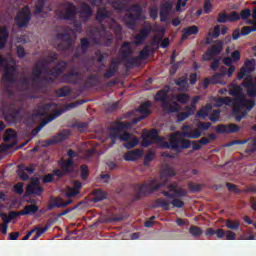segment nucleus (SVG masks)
I'll return each instance as SVG.
<instances>
[{
	"mask_svg": "<svg viewBox=\"0 0 256 256\" xmlns=\"http://www.w3.org/2000/svg\"><path fill=\"white\" fill-rule=\"evenodd\" d=\"M56 60L57 53H50L46 60H38L37 64H35V67H33V70L31 71V77L22 76L21 80H19L18 89L23 91L34 87L39 81L41 75L49 77V80L56 79L60 76V74L64 72L65 67H67V64L64 61L58 63V65L53 69H47V64Z\"/></svg>",
	"mask_w": 256,
	"mask_h": 256,
	"instance_id": "nucleus-1",
	"label": "nucleus"
},
{
	"mask_svg": "<svg viewBox=\"0 0 256 256\" xmlns=\"http://www.w3.org/2000/svg\"><path fill=\"white\" fill-rule=\"evenodd\" d=\"M150 107L151 102H144V104L140 105L138 108V112H140L142 116H138L137 118L133 119L131 123L117 122L110 126L109 137L112 139V144H115V140H121L122 142H126L124 143V147H126V149H133L139 145V139L136 137L131 138V134L126 131L130 129L132 125L145 119L147 115L151 113V111H149Z\"/></svg>",
	"mask_w": 256,
	"mask_h": 256,
	"instance_id": "nucleus-2",
	"label": "nucleus"
},
{
	"mask_svg": "<svg viewBox=\"0 0 256 256\" xmlns=\"http://www.w3.org/2000/svg\"><path fill=\"white\" fill-rule=\"evenodd\" d=\"M229 94L235 98L221 97L217 99L216 107H222L223 105L231 107L235 115V121L240 122L242 118L246 117L247 111L255 107V101L247 99L246 96L242 94V88L239 86L231 88Z\"/></svg>",
	"mask_w": 256,
	"mask_h": 256,
	"instance_id": "nucleus-3",
	"label": "nucleus"
},
{
	"mask_svg": "<svg viewBox=\"0 0 256 256\" xmlns=\"http://www.w3.org/2000/svg\"><path fill=\"white\" fill-rule=\"evenodd\" d=\"M210 126H212V124L209 122L197 123L196 129L190 128L189 125L181 126V132H174L170 136L169 145L171 146V149L178 152L183 149H189L190 141L183 139V137L197 139L201 137V131H207Z\"/></svg>",
	"mask_w": 256,
	"mask_h": 256,
	"instance_id": "nucleus-4",
	"label": "nucleus"
},
{
	"mask_svg": "<svg viewBox=\"0 0 256 256\" xmlns=\"http://www.w3.org/2000/svg\"><path fill=\"white\" fill-rule=\"evenodd\" d=\"M88 36L90 40L97 45L110 46L114 41V36L109 34L103 25H101L100 28H90Z\"/></svg>",
	"mask_w": 256,
	"mask_h": 256,
	"instance_id": "nucleus-5",
	"label": "nucleus"
},
{
	"mask_svg": "<svg viewBox=\"0 0 256 256\" xmlns=\"http://www.w3.org/2000/svg\"><path fill=\"white\" fill-rule=\"evenodd\" d=\"M60 170H55L54 174H47L44 176V179L42 180L43 183H51L53 182L54 177H64L66 175H70L71 173L76 172V165H74V162L71 158L67 160H62L60 162Z\"/></svg>",
	"mask_w": 256,
	"mask_h": 256,
	"instance_id": "nucleus-6",
	"label": "nucleus"
},
{
	"mask_svg": "<svg viewBox=\"0 0 256 256\" xmlns=\"http://www.w3.org/2000/svg\"><path fill=\"white\" fill-rule=\"evenodd\" d=\"M167 180L165 179L164 182H158L157 180L153 179L147 183L138 184L135 186V197L137 199L146 197L147 194H152L153 192L158 191V189L165 186Z\"/></svg>",
	"mask_w": 256,
	"mask_h": 256,
	"instance_id": "nucleus-7",
	"label": "nucleus"
},
{
	"mask_svg": "<svg viewBox=\"0 0 256 256\" xmlns=\"http://www.w3.org/2000/svg\"><path fill=\"white\" fill-rule=\"evenodd\" d=\"M110 17V11L107 10V8H98L96 13V21L99 23L104 22L105 20H108V27L114 31L115 35L117 36V39H121V25L117 24L114 19L109 18Z\"/></svg>",
	"mask_w": 256,
	"mask_h": 256,
	"instance_id": "nucleus-8",
	"label": "nucleus"
},
{
	"mask_svg": "<svg viewBox=\"0 0 256 256\" xmlns=\"http://www.w3.org/2000/svg\"><path fill=\"white\" fill-rule=\"evenodd\" d=\"M155 100L162 103V110L165 113H176L180 110L178 103L167 101V90L156 92Z\"/></svg>",
	"mask_w": 256,
	"mask_h": 256,
	"instance_id": "nucleus-9",
	"label": "nucleus"
},
{
	"mask_svg": "<svg viewBox=\"0 0 256 256\" xmlns=\"http://www.w3.org/2000/svg\"><path fill=\"white\" fill-rule=\"evenodd\" d=\"M0 67L5 69L3 74V80L6 82L14 83L15 82V63L7 58H4L0 55Z\"/></svg>",
	"mask_w": 256,
	"mask_h": 256,
	"instance_id": "nucleus-10",
	"label": "nucleus"
},
{
	"mask_svg": "<svg viewBox=\"0 0 256 256\" xmlns=\"http://www.w3.org/2000/svg\"><path fill=\"white\" fill-rule=\"evenodd\" d=\"M142 14V8L139 5H133L130 7V12H128L124 16V24L128 26V28H135V21L140 20V16Z\"/></svg>",
	"mask_w": 256,
	"mask_h": 256,
	"instance_id": "nucleus-11",
	"label": "nucleus"
},
{
	"mask_svg": "<svg viewBox=\"0 0 256 256\" xmlns=\"http://www.w3.org/2000/svg\"><path fill=\"white\" fill-rule=\"evenodd\" d=\"M164 142L163 137L158 136L157 129H152L151 131L144 133L142 140V147H149L152 144H161Z\"/></svg>",
	"mask_w": 256,
	"mask_h": 256,
	"instance_id": "nucleus-12",
	"label": "nucleus"
},
{
	"mask_svg": "<svg viewBox=\"0 0 256 256\" xmlns=\"http://www.w3.org/2000/svg\"><path fill=\"white\" fill-rule=\"evenodd\" d=\"M31 20L30 8L28 6L22 7L21 11L15 16V24L19 28H26Z\"/></svg>",
	"mask_w": 256,
	"mask_h": 256,
	"instance_id": "nucleus-13",
	"label": "nucleus"
},
{
	"mask_svg": "<svg viewBox=\"0 0 256 256\" xmlns=\"http://www.w3.org/2000/svg\"><path fill=\"white\" fill-rule=\"evenodd\" d=\"M148 56H149V48L145 46L144 49H142V51L138 53V56H135V57L128 56L127 58H122V61L126 63L128 67L139 66L140 62L146 60Z\"/></svg>",
	"mask_w": 256,
	"mask_h": 256,
	"instance_id": "nucleus-14",
	"label": "nucleus"
},
{
	"mask_svg": "<svg viewBox=\"0 0 256 256\" xmlns=\"http://www.w3.org/2000/svg\"><path fill=\"white\" fill-rule=\"evenodd\" d=\"M55 43L58 49L64 51L73 45V39H71V35L68 33L57 34L55 38Z\"/></svg>",
	"mask_w": 256,
	"mask_h": 256,
	"instance_id": "nucleus-15",
	"label": "nucleus"
},
{
	"mask_svg": "<svg viewBox=\"0 0 256 256\" xmlns=\"http://www.w3.org/2000/svg\"><path fill=\"white\" fill-rule=\"evenodd\" d=\"M58 18L71 20L76 15V7L71 3H65L57 12Z\"/></svg>",
	"mask_w": 256,
	"mask_h": 256,
	"instance_id": "nucleus-16",
	"label": "nucleus"
},
{
	"mask_svg": "<svg viewBox=\"0 0 256 256\" xmlns=\"http://www.w3.org/2000/svg\"><path fill=\"white\" fill-rule=\"evenodd\" d=\"M223 51V41L217 40L208 51L203 54V61H211L215 56H218Z\"/></svg>",
	"mask_w": 256,
	"mask_h": 256,
	"instance_id": "nucleus-17",
	"label": "nucleus"
},
{
	"mask_svg": "<svg viewBox=\"0 0 256 256\" xmlns=\"http://www.w3.org/2000/svg\"><path fill=\"white\" fill-rule=\"evenodd\" d=\"M39 178L31 179L30 184L26 187V194L28 195H42V187L39 186Z\"/></svg>",
	"mask_w": 256,
	"mask_h": 256,
	"instance_id": "nucleus-18",
	"label": "nucleus"
},
{
	"mask_svg": "<svg viewBox=\"0 0 256 256\" xmlns=\"http://www.w3.org/2000/svg\"><path fill=\"white\" fill-rule=\"evenodd\" d=\"M247 143V147H246V154H253L256 152V139H249V140H244V141H239V140H233V142H230L229 144H227L228 147L232 146V145H237V144H245Z\"/></svg>",
	"mask_w": 256,
	"mask_h": 256,
	"instance_id": "nucleus-19",
	"label": "nucleus"
},
{
	"mask_svg": "<svg viewBox=\"0 0 256 256\" xmlns=\"http://www.w3.org/2000/svg\"><path fill=\"white\" fill-rule=\"evenodd\" d=\"M239 21V13L233 11L230 14H226L225 12H221L218 15L217 22L219 23H227V22H235Z\"/></svg>",
	"mask_w": 256,
	"mask_h": 256,
	"instance_id": "nucleus-20",
	"label": "nucleus"
},
{
	"mask_svg": "<svg viewBox=\"0 0 256 256\" xmlns=\"http://www.w3.org/2000/svg\"><path fill=\"white\" fill-rule=\"evenodd\" d=\"M46 116H47V106H42L37 110H35L33 114H31V123L33 124L39 123Z\"/></svg>",
	"mask_w": 256,
	"mask_h": 256,
	"instance_id": "nucleus-21",
	"label": "nucleus"
},
{
	"mask_svg": "<svg viewBox=\"0 0 256 256\" xmlns=\"http://www.w3.org/2000/svg\"><path fill=\"white\" fill-rule=\"evenodd\" d=\"M81 191V182L80 181H72V187L67 188L65 190V196L67 198H73L78 196Z\"/></svg>",
	"mask_w": 256,
	"mask_h": 256,
	"instance_id": "nucleus-22",
	"label": "nucleus"
},
{
	"mask_svg": "<svg viewBox=\"0 0 256 256\" xmlns=\"http://www.w3.org/2000/svg\"><path fill=\"white\" fill-rule=\"evenodd\" d=\"M173 10V4L171 2H165L160 8V21L166 22L169 19V15Z\"/></svg>",
	"mask_w": 256,
	"mask_h": 256,
	"instance_id": "nucleus-23",
	"label": "nucleus"
},
{
	"mask_svg": "<svg viewBox=\"0 0 256 256\" xmlns=\"http://www.w3.org/2000/svg\"><path fill=\"white\" fill-rule=\"evenodd\" d=\"M81 80V73L75 69H72L71 72L64 75V82L69 84H76Z\"/></svg>",
	"mask_w": 256,
	"mask_h": 256,
	"instance_id": "nucleus-24",
	"label": "nucleus"
},
{
	"mask_svg": "<svg viewBox=\"0 0 256 256\" xmlns=\"http://www.w3.org/2000/svg\"><path fill=\"white\" fill-rule=\"evenodd\" d=\"M73 203L72 199H69L67 201H64V199L60 197H56L55 199L51 200V204L49 206V209L52 208H65Z\"/></svg>",
	"mask_w": 256,
	"mask_h": 256,
	"instance_id": "nucleus-25",
	"label": "nucleus"
},
{
	"mask_svg": "<svg viewBox=\"0 0 256 256\" xmlns=\"http://www.w3.org/2000/svg\"><path fill=\"white\" fill-rule=\"evenodd\" d=\"M167 189H169V192H173L177 198L180 197H185L187 196V190L183 188H178V183L177 182H172L167 186Z\"/></svg>",
	"mask_w": 256,
	"mask_h": 256,
	"instance_id": "nucleus-26",
	"label": "nucleus"
},
{
	"mask_svg": "<svg viewBox=\"0 0 256 256\" xmlns=\"http://www.w3.org/2000/svg\"><path fill=\"white\" fill-rule=\"evenodd\" d=\"M244 87L246 88L247 96H249V98L256 99V77H255V81L246 79L244 81Z\"/></svg>",
	"mask_w": 256,
	"mask_h": 256,
	"instance_id": "nucleus-27",
	"label": "nucleus"
},
{
	"mask_svg": "<svg viewBox=\"0 0 256 256\" xmlns=\"http://www.w3.org/2000/svg\"><path fill=\"white\" fill-rule=\"evenodd\" d=\"M176 176V170L173 167L165 164L162 166V170L160 172V179L164 180V178H173Z\"/></svg>",
	"mask_w": 256,
	"mask_h": 256,
	"instance_id": "nucleus-28",
	"label": "nucleus"
},
{
	"mask_svg": "<svg viewBox=\"0 0 256 256\" xmlns=\"http://www.w3.org/2000/svg\"><path fill=\"white\" fill-rule=\"evenodd\" d=\"M44 5H46V0H37V2H35L34 14L35 15H39L41 13L46 14L47 12L51 11V8H46L44 7Z\"/></svg>",
	"mask_w": 256,
	"mask_h": 256,
	"instance_id": "nucleus-29",
	"label": "nucleus"
},
{
	"mask_svg": "<svg viewBox=\"0 0 256 256\" xmlns=\"http://www.w3.org/2000/svg\"><path fill=\"white\" fill-rule=\"evenodd\" d=\"M142 156V152L140 150L128 151L124 154L123 158L126 161H135L138 160Z\"/></svg>",
	"mask_w": 256,
	"mask_h": 256,
	"instance_id": "nucleus-30",
	"label": "nucleus"
},
{
	"mask_svg": "<svg viewBox=\"0 0 256 256\" xmlns=\"http://www.w3.org/2000/svg\"><path fill=\"white\" fill-rule=\"evenodd\" d=\"M151 32V29L149 28H143L138 32V34L135 36V45H140L144 39L147 38V35Z\"/></svg>",
	"mask_w": 256,
	"mask_h": 256,
	"instance_id": "nucleus-31",
	"label": "nucleus"
},
{
	"mask_svg": "<svg viewBox=\"0 0 256 256\" xmlns=\"http://www.w3.org/2000/svg\"><path fill=\"white\" fill-rule=\"evenodd\" d=\"M92 16V10L90 9V6L86 3L81 4V11H80V17L83 21L89 19V17Z\"/></svg>",
	"mask_w": 256,
	"mask_h": 256,
	"instance_id": "nucleus-32",
	"label": "nucleus"
},
{
	"mask_svg": "<svg viewBox=\"0 0 256 256\" xmlns=\"http://www.w3.org/2000/svg\"><path fill=\"white\" fill-rule=\"evenodd\" d=\"M131 42H124L121 46V57L122 58H128L133 53V50L131 49Z\"/></svg>",
	"mask_w": 256,
	"mask_h": 256,
	"instance_id": "nucleus-33",
	"label": "nucleus"
},
{
	"mask_svg": "<svg viewBox=\"0 0 256 256\" xmlns=\"http://www.w3.org/2000/svg\"><path fill=\"white\" fill-rule=\"evenodd\" d=\"M198 31L199 30L195 25L183 29V35L181 36V40H187L190 35H196Z\"/></svg>",
	"mask_w": 256,
	"mask_h": 256,
	"instance_id": "nucleus-34",
	"label": "nucleus"
},
{
	"mask_svg": "<svg viewBox=\"0 0 256 256\" xmlns=\"http://www.w3.org/2000/svg\"><path fill=\"white\" fill-rule=\"evenodd\" d=\"M225 73H216L212 78L208 79V81H211L212 84L217 85H226V81H224Z\"/></svg>",
	"mask_w": 256,
	"mask_h": 256,
	"instance_id": "nucleus-35",
	"label": "nucleus"
},
{
	"mask_svg": "<svg viewBox=\"0 0 256 256\" xmlns=\"http://www.w3.org/2000/svg\"><path fill=\"white\" fill-rule=\"evenodd\" d=\"M156 207L162 208L164 211H169V207L171 206V201L166 198H158L155 201Z\"/></svg>",
	"mask_w": 256,
	"mask_h": 256,
	"instance_id": "nucleus-36",
	"label": "nucleus"
},
{
	"mask_svg": "<svg viewBox=\"0 0 256 256\" xmlns=\"http://www.w3.org/2000/svg\"><path fill=\"white\" fill-rule=\"evenodd\" d=\"M176 86L180 87L181 92H185L189 89V83L187 82V77H180L175 81Z\"/></svg>",
	"mask_w": 256,
	"mask_h": 256,
	"instance_id": "nucleus-37",
	"label": "nucleus"
},
{
	"mask_svg": "<svg viewBox=\"0 0 256 256\" xmlns=\"http://www.w3.org/2000/svg\"><path fill=\"white\" fill-rule=\"evenodd\" d=\"M39 211V207L35 205L24 206V208L19 211L21 215H33Z\"/></svg>",
	"mask_w": 256,
	"mask_h": 256,
	"instance_id": "nucleus-38",
	"label": "nucleus"
},
{
	"mask_svg": "<svg viewBox=\"0 0 256 256\" xmlns=\"http://www.w3.org/2000/svg\"><path fill=\"white\" fill-rule=\"evenodd\" d=\"M8 39V32L6 27H0V49L5 48Z\"/></svg>",
	"mask_w": 256,
	"mask_h": 256,
	"instance_id": "nucleus-39",
	"label": "nucleus"
},
{
	"mask_svg": "<svg viewBox=\"0 0 256 256\" xmlns=\"http://www.w3.org/2000/svg\"><path fill=\"white\" fill-rule=\"evenodd\" d=\"M107 198V192H103L102 190L94 191V197L92 198V202L97 203L105 200Z\"/></svg>",
	"mask_w": 256,
	"mask_h": 256,
	"instance_id": "nucleus-40",
	"label": "nucleus"
},
{
	"mask_svg": "<svg viewBox=\"0 0 256 256\" xmlns=\"http://www.w3.org/2000/svg\"><path fill=\"white\" fill-rule=\"evenodd\" d=\"M247 24L249 25H253V26H244L242 27L241 30H239V33L242 34V36H246L249 33L256 31V22H247Z\"/></svg>",
	"mask_w": 256,
	"mask_h": 256,
	"instance_id": "nucleus-41",
	"label": "nucleus"
},
{
	"mask_svg": "<svg viewBox=\"0 0 256 256\" xmlns=\"http://www.w3.org/2000/svg\"><path fill=\"white\" fill-rule=\"evenodd\" d=\"M185 110H187V112L178 113V116H177L178 122L184 121L185 119L189 118V116H191L196 112V108H192V109L185 108Z\"/></svg>",
	"mask_w": 256,
	"mask_h": 256,
	"instance_id": "nucleus-42",
	"label": "nucleus"
},
{
	"mask_svg": "<svg viewBox=\"0 0 256 256\" xmlns=\"http://www.w3.org/2000/svg\"><path fill=\"white\" fill-rule=\"evenodd\" d=\"M16 134L15 131L12 129H6L5 135L3 137V140L8 143L12 142L15 143Z\"/></svg>",
	"mask_w": 256,
	"mask_h": 256,
	"instance_id": "nucleus-43",
	"label": "nucleus"
},
{
	"mask_svg": "<svg viewBox=\"0 0 256 256\" xmlns=\"http://www.w3.org/2000/svg\"><path fill=\"white\" fill-rule=\"evenodd\" d=\"M215 141V135L214 134H208V137H203L197 141H194L193 143H198L201 144L203 146H206L212 142Z\"/></svg>",
	"mask_w": 256,
	"mask_h": 256,
	"instance_id": "nucleus-44",
	"label": "nucleus"
},
{
	"mask_svg": "<svg viewBox=\"0 0 256 256\" xmlns=\"http://www.w3.org/2000/svg\"><path fill=\"white\" fill-rule=\"evenodd\" d=\"M69 94H71V88L69 86H63L56 90V96L60 98L67 97Z\"/></svg>",
	"mask_w": 256,
	"mask_h": 256,
	"instance_id": "nucleus-45",
	"label": "nucleus"
},
{
	"mask_svg": "<svg viewBox=\"0 0 256 256\" xmlns=\"http://www.w3.org/2000/svg\"><path fill=\"white\" fill-rule=\"evenodd\" d=\"M212 110V105L208 104L201 110L196 112V117L197 118H207L208 113Z\"/></svg>",
	"mask_w": 256,
	"mask_h": 256,
	"instance_id": "nucleus-46",
	"label": "nucleus"
},
{
	"mask_svg": "<svg viewBox=\"0 0 256 256\" xmlns=\"http://www.w3.org/2000/svg\"><path fill=\"white\" fill-rule=\"evenodd\" d=\"M188 233L194 236V238H199L201 235H203V230L200 227L192 225L190 228H188Z\"/></svg>",
	"mask_w": 256,
	"mask_h": 256,
	"instance_id": "nucleus-47",
	"label": "nucleus"
},
{
	"mask_svg": "<svg viewBox=\"0 0 256 256\" xmlns=\"http://www.w3.org/2000/svg\"><path fill=\"white\" fill-rule=\"evenodd\" d=\"M115 72H117V62H112V64H110V68L106 70L105 78L110 79L114 77Z\"/></svg>",
	"mask_w": 256,
	"mask_h": 256,
	"instance_id": "nucleus-48",
	"label": "nucleus"
},
{
	"mask_svg": "<svg viewBox=\"0 0 256 256\" xmlns=\"http://www.w3.org/2000/svg\"><path fill=\"white\" fill-rule=\"evenodd\" d=\"M127 0H112V7L117 11H123Z\"/></svg>",
	"mask_w": 256,
	"mask_h": 256,
	"instance_id": "nucleus-49",
	"label": "nucleus"
},
{
	"mask_svg": "<svg viewBox=\"0 0 256 256\" xmlns=\"http://www.w3.org/2000/svg\"><path fill=\"white\" fill-rule=\"evenodd\" d=\"M240 222L239 220H226V228L230 230H239Z\"/></svg>",
	"mask_w": 256,
	"mask_h": 256,
	"instance_id": "nucleus-50",
	"label": "nucleus"
},
{
	"mask_svg": "<svg viewBox=\"0 0 256 256\" xmlns=\"http://www.w3.org/2000/svg\"><path fill=\"white\" fill-rule=\"evenodd\" d=\"M31 230H35V232H33V238L32 240H37L40 238V236H42V234L46 233L47 227L44 228H40L39 226H36L35 228L31 229Z\"/></svg>",
	"mask_w": 256,
	"mask_h": 256,
	"instance_id": "nucleus-51",
	"label": "nucleus"
},
{
	"mask_svg": "<svg viewBox=\"0 0 256 256\" xmlns=\"http://www.w3.org/2000/svg\"><path fill=\"white\" fill-rule=\"evenodd\" d=\"M244 70H247V73L255 71V60H246L244 63Z\"/></svg>",
	"mask_w": 256,
	"mask_h": 256,
	"instance_id": "nucleus-52",
	"label": "nucleus"
},
{
	"mask_svg": "<svg viewBox=\"0 0 256 256\" xmlns=\"http://www.w3.org/2000/svg\"><path fill=\"white\" fill-rule=\"evenodd\" d=\"M220 34H221V27H219V25L215 26L213 30H210V32H208V36L214 39L219 38Z\"/></svg>",
	"mask_w": 256,
	"mask_h": 256,
	"instance_id": "nucleus-53",
	"label": "nucleus"
},
{
	"mask_svg": "<svg viewBox=\"0 0 256 256\" xmlns=\"http://www.w3.org/2000/svg\"><path fill=\"white\" fill-rule=\"evenodd\" d=\"M252 16L251 10L249 9H244L242 11H240V14H238V18L239 20H247L249 17Z\"/></svg>",
	"mask_w": 256,
	"mask_h": 256,
	"instance_id": "nucleus-54",
	"label": "nucleus"
},
{
	"mask_svg": "<svg viewBox=\"0 0 256 256\" xmlns=\"http://www.w3.org/2000/svg\"><path fill=\"white\" fill-rule=\"evenodd\" d=\"M81 179L87 180L89 177V167L87 165H81L80 167Z\"/></svg>",
	"mask_w": 256,
	"mask_h": 256,
	"instance_id": "nucleus-55",
	"label": "nucleus"
},
{
	"mask_svg": "<svg viewBox=\"0 0 256 256\" xmlns=\"http://www.w3.org/2000/svg\"><path fill=\"white\" fill-rule=\"evenodd\" d=\"M190 96L188 94H178L176 95V100L182 104L189 102Z\"/></svg>",
	"mask_w": 256,
	"mask_h": 256,
	"instance_id": "nucleus-56",
	"label": "nucleus"
},
{
	"mask_svg": "<svg viewBox=\"0 0 256 256\" xmlns=\"http://www.w3.org/2000/svg\"><path fill=\"white\" fill-rule=\"evenodd\" d=\"M226 188L228 189V191L233 192L235 194L241 193V190L237 188V185L231 184L230 182H226Z\"/></svg>",
	"mask_w": 256,
	"mask_h": 256,
	"instance_id": "nucleus-57",
	"label": "nucleus"
},
{
	"mask_svg": "<svg viewBox=\"0 0 256 256\" xmlns=\"http://www.w3.org/2000/svg\"><path fill=\"white\" fill-rule=\"evenodd\" d=\"M201 187H202V185H200V184H194L192 182L188 183V190H190V192H192V193L201 191Z\"/></svg>",
	"mask_w": 256,
	"mask_h": 256,
	"instance_id": "nucleus-58",
	"label": "nucleus"
},
{
	"mask_svg": "<svg viewBox=\"0 0 256 256\" xmlns=\"http://www.w3.org/2000/svg\"><path fill=\"white\" fill-rule=\"evenodd\" d=\"M89 40L87 38L81 39V52L85 53L87 52V49L89 48Z\"/></svg>",
	"mask_w": 256,
	"mask_h": 256,
	"instance_id": "nucleus-59",
	"label": "nucleus"
},
{
	"mask_svg": "<svg viewBox=\"0 0 256 256\" xmlns=\"http://www.w3.org/2000/svg\"><path fill=\"white\" fill-rule=\"evenodd\" d=\"M171 205L174 208H182L184 206L183 201H181L180 199H176V198H171Z\"/></svg>",
	"mask_w": 256,
	"mask_h": 256,
	"instance_id": "nucleus-60",
	"label": "nucleus"
},
{
	"mask_svg": "<svg viewBox=\"0 0 256 256\" xmlns=\"http://www.w3.org/2000/svg\"><path fill=\"white\" fill-rule=\"evenodd\" d=\"M220 114H221L220 110H214L210 115V121L217 122L219 120Z\"/></svg>",
	"mask_w": 256,
	"mask_h": 256,
	"instance_id": "nucleus-61",
	"label": "nucleus"
},
{
	"mask_svg": "<svg viewBox=\"0 0 256 256\" xmlns=\"http://www.w3.org/2000/svg\"><path fill=\"white\" fill-rule=\"evenodd\" d=\"M15 194L23 195V182H19L14 186Z\"/></svg>",
	"mask_w": 256,
	"mask_h": 256,
	"instance_id": "nucleus-62",
	"label": "nucleus"
},
{
	"mask_svg": "<svg viewBox=\"0 0 256 256\" xmlns=\"http://www.w3.org/2000/svg\"><path fill=\"white\" fill-rule=\"evenodd\" d=\"M215 132L221 134V133H231L226 125H219L217 126V128L215 129Z\"/></svg>",
	"mask_w": 256,
	"mask_h": 256,
	"instance_id": "nucleus-63",
	"label": "nucleus"
},
{
	"mask_svg": "<svg viewBox=\"0 0 256 256\" xmlns=\"http://www.w3.org/2000/svg\"><path fill=\"white\" fill-rule=\"evenodd\" d=\"M224 237H226V240H236L237 239V234H235V232L233 231H226V234L224 235Z\"/></svg>",
	"mask_w": 256,
	"mask_h": 256,
	"instance_id": "nucleus-64",
	"label": "nucleus"
}]
</instances>
